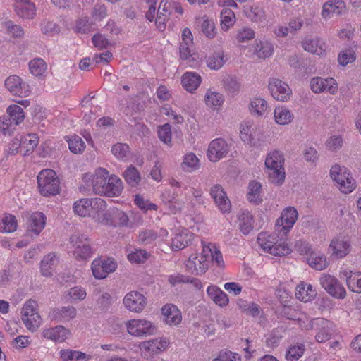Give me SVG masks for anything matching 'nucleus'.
<instances>
[{"instance_id": "dca6fc26", "label": "nucleus", "mask_w": 361, "mask_h": 361, "mask_svg": "<svg viewBox=\"0 0 361 361\" xmlns=\"http://www.w3.org/2000/svg\"><path fill=\"white\" fill-rule=\"evenodd\" d=\"M331 324L329 321L324 319H314L310 321L305 326L306 330L313 329L314 327L319 329L318 333L315 336L316 340L319 343L325 342L330 339L331 332Z\"/></svg>"}, {"instance_id": "0e129e2a", "label": "nucleus", "mask_w": 361, "mask_h": 361, "mask_svg": "<svg viewBox=\"0 0 361 361\" xmlns=\"http://www.w3.org/2000/svg\"><path fill=\"white\" fill-rule=\"evenodd\" d=\"M94 294L97 296V304L100 309L109 307L111 304V296L108 293H100L99 290H96Z\"/></svg>"}, {"instance_id": "4c0bfd02", "label": "nucleus", "mask_w": 361, "mask_h": 361, "mask_svg": "<svg viewBox=\"0 0 361 361\" xmlns=\"http://www.w3.org/2000/svg\"><path fill=\"white\" fill-rule=\"evenodd\" d=\"M343 275L346 277V284L349 289L355 293H361V273L352 274L351 271H343Z\"/></svg>"}, {"instance_id": "c85d7f7f", "label": "nucleus", "mask_w": 361, "mask_h": 361, "mask_svg": "<svg viewBox=\"0 0 361 361\" xmlns=\"http://www.w3.org/2000/svg\"><path fill=\"white\" fill-rule=\"evenodd\" d=\"M345 8V3L341 0L328 1L323 6L322 15L324 18L331 15L339 16L344 12Z\"/></svg>"}, {"instance_id": "680f3d73", "label": "nucleus", "mask_w": 361, "mask_h": 361, "mask_svg": "<svg viewBox=\"0 0 361 361\" xmlns=\"http://www.w3.org/2000/svg\"><path fill=\"white\" fill-rule=\"evenodd\" d=\"M171 129L169 123L159 126V140L166 144L169 147H171Z\"/></svg>"}, {"instance_id": "8fccbe9b", "label": "nucleus", "mask_w": 361, "mask_h": 361, "mask_svg": "<svg viewBox=\"0 0 361 361\" xmlns=\"http://www.w3.org/2000/svg\"><path fill=\"white\" fill-rule=\"evenodd\" d=\"M199 23H201L202 31L207 37L212 39L215 37V25L212 20L204 16L199 18Z\"/></svg>"}, {"instance_id": "cd10ccee", "label": "nucleus", "mask_w": 361, "mask_h": 361, "mask_svg": "<svg viewBox=\"0 0 361 361\" xmlns=\"http://www.w3.org/2000/svg\"><path fill=\"white\" fill-rule=\"evenodd\" d=\"M238 225L240 231L247 235L254 228V219L252 215L247 210H240L238 214Z\"/></svg>"}, {"instance_id": "9b49d317", "label": "nucleus", "mask_w": 361, "mask_h": 361, "mask_svg": "<svg viewBox=\"0 0 361 361\" xmlns=\"http://www.w3.org/2000/svg\"><path fill=\"white\" fill-rule=\"evenodd\" d=\"M116 268V262L110 258H97L93 260L91 265L92 274L97 279H105L110 273L115 271Z\"/></svg>"}, {"instance_id": "09e8293b", "label": "nucleus", "mask_w": 361, "mask_h": 361, "mask_svg": "<svg viewBox=\"0 0 361 361\" xmlns=\"http://www.w3.org/2000/svg\"><path fill=\"white\" fill-rule=\"evenodd\" d=\"M235 21L234 12L229 8H224L221 12V26L224 31L233 26Z\"/></svg>"}, {"instance_id": "473e14b6", "label": "nucleus", "mask_w": 361, "mask_h": 361, "mask_svg": "<svg viewBox=\"0 0 361 361\" xmlns=\"http://www.w3.org/2000/svg\"><path fill=\"white\" fill-rule=\"evenodd\" d=\"M316 295V290L313 289L312 286L310 284L301 282L296 287L295 296L304 302L312 300Z\"/></svg>"}, {"instance_id": "052dcab7", "label": "nucleus", "mask_w": 361, "mask_h": 361, "mask_svg": "<svg viewBox=\"0 0 361 361\" xmlns=\"http://www.w3.org/2000/svg\"><path fill=\"white\" fill-rule=\"evenodd\" d=\"M73 255L78 260H85L90 257L92 256V249L90 243L74 248Z\"/></svg>"}, {"instance_id": "bb28decb", "label": "nucleus", "mask_w": 361, "mask_h": 361, "mask_svg": "<svg viewBox=\"0 0 361 361\" xmlns=\"http://www.w3.org/2000/svg\"><path fill=\"white\" fill-rule=\"evenodd\" d=\"M194 238L193 233L184 229L180 231L171 242V249L176 251L190 245Z\"/></svg>"}, {"instance_id": "a878e982", "label": "nucleus", "mask_w": 361, "mask_h": 361, "mask_svg": "<svg viewBox=\"0 0 361 361\" xmlns=\"http://www.w3.org/2000/svg\"><path fill=\"white\" fill-rule=\"evenodd\" d=\"M76 309L70 305L56 308L51 312L52 319L59 322L71 321L76 317Z\"/></svg>"}, {"instance_id": "e433bc0d", "label": "nucleus", "mask_w": 361, "mask_h": 361, "mask_svg": "<svg viewBox=\"0 0 361 361\" xmlns=\"http://www.w3.org/2000/svg\"><path fill=\"white\" fill-rule=\"evenodd\" d=\"M56 262L57 259L55 253H49L45 255L41 262L42 274L46 277L52 276Z\"/></svg>"}, {"instance_id": "5701e85b", "label": "nucleus", "mask_w": 361, "mask_h": 361, "mask_svg": "<svg viewBox=\"0 0 361 361\" xmlns=\"http://www.w3.org/2000/svg\"><path fill=\"white\" fill-rule=\"evenodd\" d=\"M24 216L28 220V228L30 231L38 235L44 229L46 224V216L43 213L39 212L32 214L26 212Z\"/></svg>"}, {"instance_id": "79ce46f5", "label": "nucleus", "mask_w": 361, "mask_h": 361, "mask_svg": "<svg viewBox=\"0 0 361 361\" xmlns=\"http://www.w3.org/2000/svg\"><path fill=\"white\" fill-rule=\"evenodd\" d=\"M28 66L30 73L35 77L42 76L47 69V63L39 57L32 59L29 62Z\"/></svg>"}, {"instance_id": "aec40b11", "label": "nucleus", "mask_w": 361, "mask_h": 361, "mask_svg": "<svg viewBox=\"0 0 361 361\" xmlns=\"http://www.w3.org/2000/svg\"><path fill=\"white\" fill-rule=\"evenodd\" d=\"M329 249L331 255L338 259L347 256L351 251V242L346 237H336L331 240Z\"/></svg>"}, {"instance_id": "4be33fe9", "label": "nucleus", "mask_w": 361, "mask_h": 361, "mask_svg": "<svg viewBox=\"0 0 361 361\" xmlns=\"http://www.w3.org/2000/svg\"><path fill=\"white\" fill-rule=\"evenodd\" d=\"M163 321L169 326H178L182 321L180 310L173 304H166L161 308Z\"/></svg>"}, {"instance_id": "2f4dec72", "label": "nucleus", "mask_w": 361, "mask_h": 361, "mask_svg": "<svg viewBox=\"0 0 361 361\" xmlns=\"http://www.w3.org/2000/svg\"><path fill=\"white\" fill-rule=\"evenodd\" d=\"M123 190V183L121 180L116 175L108 176L107 188H104L103 195L108 197H117L120 195Z\"/></svg>"}, {"instance_id": "f704fd0d", "label": "nucleus", "mask_w": 361, "mask_h": 361, "mask_svg": "<svg viewBox=\"0 0 361 361\" xmlns=\"http://www.w3.org/2000/svg\"><path fill=\"white\" fill-rule=\"evenodd\" d=\"M207 292L210 299L217 305L224 307L228 304L229 300L227 295L216 286H209L207 288Z\"/></svg>"}, {"instance_id": "72a5a7b5", "label": "nucleus", "mask_w": 361, "mask_h": 361, "mask_svg": "<svg viewBox=\"0 0 361 361\" xmlns=\"http://www.w3.org/2000/svg\"><path fill=\"white\" fill-rule=\"evenodd\" d=\"M181 169L187 173H192L200 168V161L193 152H188L183 157L180 164Z\"/></svg>"}, {"instance_id": "9d476101", "label": "nucleus", "mask_w": 361, "mask_h": 361, "mask_svg": "<svg viewBox=\"0 0 361 361\" xmlns=\"http://www.w3.org/2000/svg\"><path fill=\"white\" fill-rule=\"evenodd\" d=\"M230 152V146L222 138H216L210 142L207 156L212 162H217L225 158Z\"/></svg>"}, {"instance_id": "423d86ee", "label": "nucleus", "mask_w": 361, "mask_h": 361, "mask_svg": "<svg viewBox=\"0 0 361 361\" xmlns=\"http://www.w3.org/2000/svg\"><path fill=\"white\" fill-rule=\"evenodd\" d=\"M37 307L36 301L29 300L24 304L21 310V319L25 327L32 332L36 331L41 324V317Z\"/></svg>"}, {"instance_id": "6e6552de", "label": "nucleus", "mask_w": 361, "mask_h": 361, "mask_svg": "<svg viewBox=\"0 0 361 361\" xmlns=\"http://www.w3.org/2000/svg\"><path fill=\"white\" fill-rule=\"evenodd\" d=\"M109 176V171L104 168H98L94 174L86 173L83 175L82 180L88 186H91L92 191L99 195L104 193V185L106 179Z\"/></svg>"}, {"instance_id": "864d4df0", "label": "nucleus", "mask_w": 361, "mask_h": 361, "mask_svg": "<svg viewBox=\"0 0 361 361\" xmlns=\"http://www.w3.org/2000/svg\"><path fill=\"white\" fill-rule=\"evenodd\" d=\"M150 254L146 250L142 249H136L132 251L127 255V259L130 263L141 264L144 263L148 259Z\"/></svg>"}, {"instance_id": "5fc2aeb1", "label": "nucleus", "mask_w": 361, "mask_h": 361, "mask_svg": "<svg viewBox=\"0 0 361 361\" xmlns=\"http://www.w3.org/2000/svg\"><path fill=\"white\" fill-rule=\"evenodd\" d=\"M68 142L69 149L74 154H80L85 149V144L82 139L78 136L73 135L66 139Z\"/></svg>"}, {"instance_id": "39448f33", "label": "nucleus", "mask_w": 361, "mask_h": 361, "mask_svg": "<svg viewBox=\"0 0 361 361\" xmlns=\"http://www.w3.org/2000/svg\"><path fill=\"white\" fill-rule=\"evenodd\" d=\"M9 118H0V130L4 135L11 136L15 130L13 124L17 126L24 121L25 115L23 109L16 104L11 105L7 109Z\"/></svg>"}, {"instance_id": "c756f323", "label": "nucleus", "mask_w": 361, "mask_h": 361, "mask_svg": "<svg viewBox=\"0 0 361 361\" xmlns=\"http://www.w3.org/2000/svg\"><path fill=\"white\" fill-rule=\"evenodd\" d=\"M202 82L201 76L194 72H187L184 73L181 78V83L184 89L193 93L194 91L200 86Z\"/></svg>"}, {"instance_id": "f3484780", "label": "nucleus", "mask_w": 361, "mask_h": 361, "mask_svg": "<svg viewBox=\"0 0 361 361\" xmlns=\"http://www.w3.org/2000/svg\"><path fill=\"white\" fill-rule=\"evenodd\" d=\"M310 87L316 94L328 92L335 94L338 91V85L333 78L314 77L310 81Z\"/></svg>"}, {"instance_id": "3c124183", "label": "nucleus", "mask_w": 361, "mask_h": 361, "mask_svg": "<svg viewBox=\"0 0 361 361\" xmlns=\"http://www.w3.org/2000/svg\"><path fill=\"white\" fill-rule=\"evenodd\" d=\"M17 221L11 214H6L0 221V232L11 233L16 230Z\"/></svg>"}, {"instance_id": "412c9836", "label": "nucleus", "mask_w": 361, "mask_h": 361, "mask_svg": "<svg viewBox=\"0 0 361 361\" xmlns=\"http://www.w3.org/2000/svg\"><path fill=\"white\" fill-rule=\"evenodd\" d=\"M210 195L221 212L226 213L231 212V202L221 185L216 184L213 185L210 189Z\"/></svg>"}, {"instance_id": "393cba45", "label": "nucleus", "mask_w": 361, "mask_h": 361, "mask_svg": "<svg viewBox=\"0 0 361 361\" xmlns=\"http://www.w3.org/2000/svg\"><path fill=\"white\" fill-rule=\"evenodd\" d=\"M70 335V331L63 326L46 329L42 332L44 338L55 342H63Z\"/></svg>"}, {"instance_id": "2eb2a0df", "label": "nucleus", "mask_w": 361, "mask_h": 361, "mask_svg": "<svg viewBox=\"0 0 361 361\" xmlns=\"http://www.w3.org/2000/svg\"><path fill=\"white\" fill-rule=\"evenodd\" d=\"M320 283L331 296L339 299L345 297L346 291L344 287L334 276L329 274H323L320 278Z\"/></svg>"}, {"instance_id": "0eeeda50", "label": "nucleus", "mask_w": 361, "mask_h": 361, "mask_svg": "<svg viewBox=\"0 0 361 361\" xmlns=\"http://www.w3.org/2000/svg\"><path fill=\"white\" fill-rule=\"evenodd\" d=\"M128 333L135 337H146L153 334L156 326L152 322L145 319H133L126 322Z\"/></svg>"}, {"instance_id": "6ab92c4d", "label": "nucleus", "mask_w": 361, "mask_h": 361, "mask_svg": "<svg viewBox=\"0 0 361 361\" xmlns=\"http://www.w3.org/2000/svg\"><path fill=\"white\" fill-rule=\"evenodd\" d=\"M13 143L18 147L13 149V152L23 153L24 155H28L33 152L39 144V137L35 133H29L23 137L20 140L15 139Z\"/></svg>"}, {"instance_id": "c03bdc74", "label": "nucleus", "mask_w": 361, "mask_h": 361, "mask_svg": "<svg viewBox=\"0 0 361 361\" xmlns=\"http://www.w3.org/2000/svg\"><path fill=\"white\" fill-rule=\"evenodd\" d=\"M256 130L252 122L245 121L240 124V137L241 140L247 144L252 145L254 140L253 134Z\"/></svg>"}, {"instance_id": "a211bd4d", "label": "nucleus", "mask_w": 361, "mask_h": 361, "mask_svg": "<svg viewBox=\"0 0 361 361\" xmlns=\"http://www.w3.org/2000/svg\"><path fill=\"white\" fill-rule=\"evenodd\" d=\"M185 265L188 272L197 276L204 274L208 269L207 257L203 254V250L200 256L197 254L190 255Z\"/></svg>"}, {"instance_id": "7c9ffc66", "label": "nucleus", "mask_w": 361, "mask_h": 361, "mask_svg": "<svg viewBox=\"0 0 361 361\" xmlns=\"http://www.w3.org/2000/svg\"><path fill=\"white\" fill-rule=\"evenodd\" d=\"M15 10L18 16L23 18H32L35 15V6L25 0H16Z\"/></svg>"}, {"instance_id": "13d9d810", "label": "nucleus", "mask_w": 361, "mask_h": 361, "mask_svg": "<svg viewBox=\"0 0 361 361\" xmlns=\"http://www.w3.org/2000/svg\"><path fill=\"white\" fill-rule=\"evenodd\" d=\"M139 348L145 353H149L152 356L158 351V339L153 338L148 341H142L139 344Z\"/></svg>"}, {"instance_id": "37998d69", "label": "nucleus", "mask_w": 361, "mask_h": 361, "mask_svg": "<svg viewBox=\"0 0 361 361\" xmlns=\"http://www.w3.org/2000/svg\"><path fill=\"white\" fill-rule=\"evenodd\" d=\"M224 96L217 92L209 89L204 96V102L207 106L212 109H216L224 102Z\"/></svg>"}, {"instance_id": "1a4fd4ad", "label": "nucleus", "mask_w": 361, "mask_h": 361, "mask_svg": "<svg viewBox=\"0 0 361 361\" xmlns=\"http://www.w3.org/2000/svg\"><path fill=\"white\" fill-rule=\"evenodd\" d=\"M298 216V212L293 207H288L282 211L281 217L276 222V231L281 234L282 238L286 237L293 228Z\"/></svg>"}, {"instance_id": "a19ab883", "label": "nucleus", "mask_w": 361, "mask_h": 361, "mask_svg": "<svg viewBox=\"0 0 361 361\" xmlns=\"http://www.w3.org/2000/svg\"><path fill=\"white\" fill-rule=\"evenodd\" d=\"M59 355L61 361H81L90 358L85 353L71 349H62Z\"/></svg>"}, {"instance_id": "4d7b16f0", "label": "nucleus", "mask_w": 361, "mask_h": 361, "mask_svg": "<svg viewBox=\"0 0 361 361\" xmlns=\"http://www.w3.org/2000/svg\"><path fill=\"white\" fill-rule=\"evenodd\" d=\"M267 109V102L261 98H255L250 102V111L251 112L262 116L264 114Z\"/></svg>"}, {"instance_id": "ddd939ff", "label": "nucleus", "mask_w": 361, "mask_h": 361, "mask_svg": "<svg viewBox=\"0 0 361 361\" xmlns=\"http://www.w3.org/2000/svg\"><path fill=\"white\" fill-rule=\"evenodd\" d=\"M147 302V298L138 291H130L123 299L124 307L135 313L142 312L146 307Z\"/></svg>"}, {"instance_id": "f257e3e1", "label": "nucleus", "mask_w": 361, "mask_h": 361, "mask_svg": "<svg viewBox=\"0 0 361 361\" xmlns=\"http://www.w3.org/2000/svg\"><path fill=\"white\" fill-rule=\"evenodd\" d=\"M277 233L272 235L260 233L257 238V243L264 251L273 255H286L290 253V249L285 242L286 237L282 238L281 234Z\"/></svg>"}, {"instance_id": "603ef678", "label": "nucleus", "mask_w": 361, "mask_h": 361, "mask_svg": "<svg viewBox=\"0 0 361 361\" xmlns=\"http://www.w3.org/2000/svg\"><path fill=\"white\" fill-rule=\"evenodd\" d=\"M90 213L91 214H90V216L92 218H95L96 216L104 212L106 209V202L100 197L90 198Z\"/></svg>"}, {"instance_id": "bf43d9fd", "label": "nucleus", "mask_w": 361, "mask_h": 361, "mask_svg": "<svg viewBox=\"0 0 361 361\" xmlns=\"http://www.w3.org/2000/svg\"><path fill=\"white\" fill-rule=\"evenodd\" d=\"M225 61L224 54L217 53L213 54L208 59L207 64L209 68L218 70L223 66Z\"/></svg>"}, {"instance_id": "e2e57ef3", "label": "nucleus", "mask_w": 361, "mask_h": 361, "mask_svg": "<svg viewBox=\"0 0 361 361\" xmlns=\"http://www.w3.org/2000/svg\"><path fill=\"white\" fill-rule=\"evenodd\" d=\"M129 152V147L125 143H116L111 147L112 154L119 159H123L127 157Z\"/></svg>"}, {"instance_id": "4468645a", "label": "nucleus", "mask_w": 361, "mask_h": 361, "mask_svg": "<svg viewBox=\"0 0 361 361\" xmlns=\"http://www.w3.org/2000/svg\"><path fill=\"white\" fill-rule=\"evenodd\" d=\"M268 87L272 97L278 101L286 102L292 94L289 86L279 78H270Z\"/></svg>"}, {"instance_id": "7ed1b4c3", "label": "nucleus", "mask_w": 361, "mask_h": 361, "mask_svg": "<svg viewBox=\"0 0 361 361\" xmlns=\"http://www.w3.org/2000/svg\"><path fill=\"white\" fill-rule=\"evenodd\" d=\"M37 183L40 194L44 197L56 195L61 190L59 179L52 169L41 171L37 176Z\"/></svg>"}, {"instance_id": "338daca9", "label": "nucleus", "mask_w": 361, "mask_h": 361, "mask_svg": "<svg viewBox=\"0 0 361 361\" xmlns=\"http://www.w3.org/2000/svg\"><path fill=\"white\" fill-rule=\"evenodd\" d=\"M92 18L94 21H101L107 16V8L104 4H97L92 8Z\"/></svg>"}, {"instance_id": "c9c22d12", "label": "nucleus", "mask_w": 361, "mask_h": 361, "mask_svg": "<svg viewBox=\"0 0 361 361\" xmlns=\"http://www.w3.org/2000/svg\"><path fill=\"white\" fill-rule=\"evenodd\" d=\"M304 49L312 54L322 56L325 52V43L319 38L306 39L302 43Z\"/></svg>"}, {"instance_id": "49530a36", "label": "nucleus", "mask_w": 361, "mask_h": 361, "mask_svg": "<svg viewBox=\"0 0 361 361\" xmlns=\"http://www.w3.org/2000/svg\"><path fill=\"white\" fill-rule=\"evenodd\" d=\"M90 198H82L75 201L73 206L75 214L82 217L90 216Z\"/></svg>"}, {"instance_id": "58836bf2", "label": "nucleus", "mask_w": 361, "mask_h": 361, "mask_svg": "<svg viewBox=\"0 0 361 361\" xmlns=\"http://www.w3.org/2000/svg\"><path fill=\"white\" fill-rule=\"evenodd\" d=\"M126 182L131 187H137L141 181V175L137 168L129 166L123 173Z\"/></svg>"}, {"instance_id": "774afa93", "label": "nucleus", "mask_w": 361, "mask_h": 361, "mask_svg": "<svg viewBox=\"0 0 361 361\" xmlns=\"http://www.w3.org/2000/svg\"><path fill=\"white\" fill-rule=\"evenodd\" d=\"M247 18H249L252 21L258 23L262 21L264 18V11L260 7H251L246 12Z\"/></svg>"}, {"instance_id": "ea45409f", "label": "nucleus", "mask_w": 361, "mask_h": 361, "mask_svg": "<svg viewBox=\"0 0 361 361\" xmlns=\"http://www.w3.org/2000/svg\"><path fill=\"white\" fill-rule=\"evenodd\" d=\"M274 116L276 123L279 125H288L293 119V114L285 106L276 107Z\"/></svg>"}, {"instance_id": "20e7f679", "label": "nucleus", "mask_w": 361, "mask_h": 361, "mask_svg": "<svg viewBox=\"0 0 361 361\" xmlns=\"http://www.w3.org/2000/svg\"><path fill=\"white\" fill-rule=\"evenodd\" d=\"M330 176L343 193H350L356 188L355 180L353 178L349 170L345 167L334 164L331 168Z\"/></svg>"}, {"instance_id": "6e6d98bb", "label": "nucleus", "mask_w": 361, "mask_h": 361, "mask_svg": "<svg viewBox=\"0 0 361 361\" xmlns=\"http://www.w3.org/2000/svg\"><path fill=\"white\" fill-rule=\"evenodd\" d=\"M305 350L303 344H298L290 346L286 353V358L288 361H297L302 357Z\"/></svg>"}, {"instance_id": "f8f14e48", "label": "nucleus", "mask_w": 361, "mask_h": 361, "mask_svg": "<svg viewBox=\"0 0 361 361\" xmlns=\"http://www.w3.org/2000/svg\"><path fill=\"white\" fill-rule=\"evenodd\" d=\"M7 90L13 96L26 97L30 93L29 85L16 75L8 76L4 82Z\"/></svg>"}, {"instance_id": "a18cd8bd", "label": "nucleus", "mask_w": 361, "mask_h": 361, "mask_svg": "<svg viewBox=\"0 0 361 361\" xmlns=\"http://www.w3.org/2000/svg\"><path fill=\"white\" fill-rule=\"evenodd\" d=\"M307 262L316 270H323L328 266L326 258L323 255H319L314 252L310 256L306 257Z\"/></svg>"}, {"instance_id": "de8ad7c7", "label": "nucleus", "mask_w": 361, "mask_h": 361, "mask_svg": "<svg viewBox=\"0 0 361 361\" xmlns=\"http://www.w3.org/2000/svg\"><path fill=\"white\" fill-rule=\"evenodd\" d=\"M262 185L256 181H252L249 183L247 200L250 202L259 204L262 202L261 198Z\"/></svg>"}, {"instance_id": "b1692460", "label": "nucleus", "mask_w": 361, "mask_h": 361, "mask_svg": "<svg viewBox=\"0 0 361 361\" xmlns=\"http://www.w3.org/2000/svg\"><path fill=\"white\" fill-rule=\"evenodd\" d=\"M202 244L203 247V254L206 255L207 258L210 257L212 264L216 267L223 268L224 267V261L220 250L214 244L211 243L205 244L202 242Z\"/></svg>"}, {"instance_id": "f03ea898", "label": "nucleus", "mask_w": 361, "mask_h": 361, "mask_svg": "<svg viewBox=\"0 0 361 361\" xmlns=\"http://www.w3.org/2000/svg\"><path fill=\"white\" fill-rule=\"evenodd\" d=\"M283 163V155L280 151L274 150L267 154L265 166L271 183L281 185L284 182L286 175Z\"/></svg>"}, {"instance_id": "69168bd1", "label": "nucleus", "mask_w": 361, "mask_h": 361, "mask_svg": "<svg viewBox=\"0 0 361 361\" xmlns=\"http://www.w3.org/2000/svg\"><path fill=\"white\" fill-rule=\"evenodd\" d=\"M255 36L254 30L249 27H242L237 31L235 38L238 42H245Z\"/></svg>"}]
</instances>
